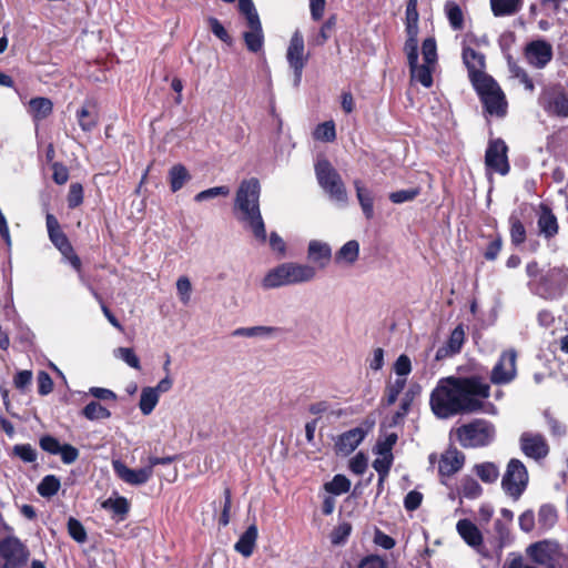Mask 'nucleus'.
<instances>
[{
    "mask_svg": "<svg viewBox=\"0 0 568 568\" xmlns=\"http://www.w3.org/2000/svg\"><path fill=\"white\" fill-rule=\"evenodd\" d=\"M112 467L115 473V475L125 484L131 486H141L146 484L151 477L153 476L152 469L149 466L139 468V469H132L129 468L121 460H113Z\"/></svg>",
    "mask_w": 568,
    "mask_h": 568,
    "instance_id": "17",
    "label": "nucleus"
},
{
    "mask_svg": "<svg viewBox=\"0 0 568 568\" xmlns=\"http://www.w3.org/2000/svg\"><path fill=\"white\" fill-rule=\"evenodd\" d=\"M539 104L549 115L568 116V97L561 88L545 89L539 97Z\"/></svg>",
    "mask_w": 568,
    "mask_h": 568,
    "instance_id": "13",
    "label": "nucleus"
},
{
    "mask_svg": "<svg viewBox=\"0 0 568 568\" xmlns=\"http://www.w3.org/2000/svg\"><path fill=\"white\" fill-rule=\"evenodd\" d=\"M465 341V332L462 325H458L450 333V336L445 346L439 347L436 352V359H442L446 356H452L460 352Z\"/></svg>",
    "mask_w": 568,
    "mask_h": 568,
    "instance_id": "24",
    "label": "nucleus"
},
{
    "mask_svg": "<svg viewBox=\"0 0 568 568\" xmlns=\"http://www.w3.org/2000/svg\"><path fill=\"white\" fill-rule=\"evenodd\" d=\"M520 0H490L491 10L495 16H510L520 8Z\"/></svg>",
    "mask_w": 568,
    "mask_h": 568,
    "instance_id": "35",
    "label": "nucleus"
},
{
    "mask_svg": "<svg viewBox=\"0 0 568 568\" xmlns=\"http://www.w3.org/2000/svg\"><path fill=\"white\" fill-rule=\"evenodd\" d=\"M160 395L153 387H144L141 390L139 408L144 416L150 415L159 403Z\"/></svg>",
    "mask_w": 568,
    "mask_h": 568,
    "instance_id": "30",
    "label": "nucleus"
},
{
    "mask_svg": "<svg viewBox=\"0 0 568 568\" xmlns=\"http://www.w3.org/2000/svg\"><path fill=\"white\" fill-rule=\"evenodd\" d=\"M324 488L327 493L338 496L351 489V481L346 476L338 474L331 481L326 483Z\"/></svg>",
    "mask_w": 568,
    "mask_h": 568,
    "instance_id": "41",
    "label": "nucleus"
},
{
    "mask_svg": "<svg viewBox=\"0 0 568 568\" xmlns=\"http://www.w3.org/2000/svg\"><path fill=\"white\" fill-rule=\"evenodd\" d=\"M463 60L466 64L469 73V78L473 84L490 78L484 72L485 57L476 52L471 48H465L463 51Z\"/></svg>",
    "mask_w": 568,
    "mask_h": 568,
    "instance_id": "20",
    "label": "nucleus"
},
{
    "mask_svg": "<svg viewBox=\"0 0 568 568\" xmlns=\"http://www.w3.org/2000/svg\"><path fill=\"white\" fill-rule=\"evenodd\" d=\"M28 106V111L36 122L47 119L53 110V104L48 98L31 99Z\"/></svg>",
    "mask_w": 568,
    "mask_h": 568,
    "instance_id": "27",
    "label": "nucleus"
},
{
    "mask_svg": "<svg viewBox=\"0 0 568 568\" xmlns=\"http://www.w3.org/2000/svg\"><path fill=\"white\" fill-rule=\"evenodd\" d=\"M68 532L79 544L87 541L88 536L83 525L73 517H70L68 520Z\"/></svg>",
    "mask_w": 568,
    "mask_h": 568,
    "instance_id": "50",
    "label": "nucleus"
},
{
    "mask_svg": "<svg viewBox=\"0 0 568 568\" xmlns=\"http://www.w3.org/2000/svg\"><path fill=\"white\" fill-rule=\"evenodd\" d=\"M32 378L33 375L31 371H19L13 377V385L18 390L24 393L30 387Z\"/></svg>",
    "mask_w": 568,
    "mask_h": 568,
    "instance_id": "55",
    "label": "nucleus"
},
{
    "mask_svg": "<svg viewBox=\"0 0 568 568\" xmlns=\"http://www.w3.org/2000/svg\"><path fill=\"white\" fill-rule=\"evenodd\" d=\"M507 151L508 148L501 139L489 141L485 154V164L487 169L500 175H506L510 169Z\"/></svg>",
    "mask_w": 568,
    "mask_h": 568,
    "instance_id": "15",
    "label": "nucleus"
},
{
    "mask_svg": "<svg viewBox=\"0 0 568 568\" xmlns=\"http://www.w3.org/2000/svg\"><path fill=\"white\" fill-rule=\"evenodd\" d=\"M527 554L536 564L552 567L559 555V545L552 540H541L530 545Z\"/></svg>",
    "mask_w": 568,
    "mask_h": 568,
    "instance_id": "16",
    "label": "nucleus"
},
{
    "mask_svg": "<svg viewBox=\"0 0 568 568\" xmlns=\"http://www.w3.org/2000/svg\"><path fill=\"white\" fill-rule=\"evenodd\" d=\"M206 21H207V24H209L212 33L216 38H219L221 41H223L226 44L232 43V38L230 37L229 32L226 31V29L223 27V24L216 18L209 17L206 19Z\"/></svg>",
    "mask_w": 568,
    "mask_h": 568,
    "instance_id": "52",
    "label": "nucleus"
},
{
    "mask_svg": "<svg viewBox=\"0 0 568 568\" xmlns=\"http://www.w3.org/2000/svg\"><path fill=\"white\" fill-rule=\"evenodd\" d=\"M114 357L123 361L126 363L130 367L134 369H140V359L134 353V351L130 347H119L113 351Z\"/></svg>",
    "mask_w": 568,
    "mask_h": 568,
    "instance_id": "47",
    "label": "nucleus"
},
{
    "mask_svg": "<svg viewBox=\"0 0 568 568\" xmlns=\"http://www.w3.org/2000/svg\"><path fill=\"white\" fill-rule=\"evenodd\" d=\"M445 13L454 30H460L464 27V14L460 7L454 2L448 1L445 4Z\"/></svg>",
    "mask_w": 568,
    "mask_h": 568,
    "instance_id": "39",
    "label": "nucleus"
},
{
    "mask_svg": "<svg viewBox=\"0 0 568 568\" xmlns=\"http://www.w3.org/2000/svg\"><path fill=\"white\" fill-rule=\"evenodd\" d=\"M257 535L258 531L256 525L253 524L248 526L236 541L234 546L235 550L244 557H250L253 554Z\"/></svg>",
    "mask_w": 568,
    "mask_h": 568,
    "instance_id": "25",
    "label": "nucleus"
},
{
    "mask_svg": "<svg viewBox=\"0 0 568 568\" xmlns=\"http://www.w3.org/2000/svg\"><path fill=\"white\" fill-rule=\"evenodd\" d=\"M519 443L524 455L535 460L544 459L549 453L548 444L540 434L525 432L521 434Z\"/></svg>",
    "mask_w": 568,
    "mask_h": 568,
    "instance_id": "18",
    "label": "nucleus"
},
{
    "mask_svg": "<svg viewBox=\"0 0 568 568\" xmlns=\"http://www.w3.org/2000/svg\"><path fill=\"white\" fill-rule=\"evenodd\" d=\"M357 200L366 219L374 216L373 194L359 180L354 182Z\"/></svg>",
    "mask_w": 568,
    "mask_h": 568,
    "instance_id": "28",
    "label": "nucleus"
},
{
    "mask_svg": "<svg viewBox=\"0 0 568 568\" xmlns=\"http://www.w3.org/2000/svg\"><path fill=\"white\" fill-rule=\"evenodd\" d=\"M365 432L362 428L349 429L339 436L336 448L344 455L351 454L363 442Z\"/></svg>",
    "mask_w": 568,
    "mask_h": 568,
    "instance_id": "23",
    "label": "nucleus"
},
{
    "mask_svg": "<svg viewBox=\"0 0 568 568\" xmlns=\"http://www.w3.org/2000/svg\"><path fill=\"white\" fill-rule=\"evenodd\" d=\"M525 57L530 65L542 69L552 59V47L545 40L531 41L526 45Z\"/></svg>",
    "mask_w": 568,
    "mask_h": 568,
    "instance_id": "19",
    "label": "nucleus"
},
{
    "mask_svg": "<svg viewBox=\"0 0 568 568\" xmlns=\"http://www.w3.org/2000/svg\"><path fill=\"white\" fill-rule=\"evenodd\" d=\"M58 455H60L63 464L70 465L78 459L79 450L70 444H63Z\"/></svg>",
    "mask_w": 568,
    "mask_h": 568,
    "instance_id": "63",
    "label": "nucleus"
},
{
    "mask_svg": "<svg viewBox=\"0 0 568 568\" xmlns=\"http://www.w3.org/2000/svg\"><path fill=\"white\" fill-rule=\"evenodd\" d=\"M358 568H386V561L381 556L369 555L359 561Z\"/></svg>",
    "mask_w": 568,
    "mask_h": 568,
    "instance_id": "64",
    "label": "nucleus"
},
{
    "mask_svg": "<svg viewBox=\"0 0 568 568\" xmlns=\"http://www.w3.org/2000/svg\"><path fill=\"white\" fill-rule=\"evenodd\" d=\"M176 291L181 302L186 305L191 300L192 285L186 276H181L176 282Z\"/></svg>",
    "mask_w": 568,
    "mask_h": 568,
    "instance_id": "59",
    "label": "nucleus"
},
{
    "mask_svg": "<svg viewBox=\"0 0 568 568\" xmlns=\"http://www.w3.org/2000/svg\"><path fill=\"white\" fill-rule=\"evenodd\" d=\"M510 236L514 245H520L526 239V230L521 222V213L514 212L509 217Z\"/></svg>",
    "mask_w": 568,
    "mask_h": 568,
    "instance_id": "34",
    "label": "nucleus"
},
{
    "mask_svg": "<svg viewBox=\"0 0 568 568\" xmlns=\"http://www.w3.org/2000/svg\"><path fill=\"white\" fill-rule=\"evenodd\" d=\"M273 332L272 327L267 326H252V327H239L232 332L234 337H255L266 336Z\"/></svg>",
    "mask_w": 568,
    "mask_h": 568,
    "instance_id": "48",
    "label": "nucleus"
},
{
    "mask_svg": "<svg viewBox=\"0 0 568 568\" xmlns=\"http://www.w3.org/2000/svg\"><path fill=\"white\" fill-rule=\"evenodd\" d=\"M61 483L60 479L54 475L44 476L38 485V493L42 497H52L60 489Z\"/></svg>",
    "mask_w": 568,
    "mask_h": 568,
    "instance_id": "38",
    "label": "nucleus"
},
{
    "mask_svg": "<svg viewBox=\"0 0 568 568\" xmlns=\"http://www.w3.org/2000/svg\"><path fill=\"white\" fill-rule=\"evenodd\" d=\"M77 120L84 132H90L98 124V114L92 106L83 105L77 112Z\"/></svg>",
    "mask_w": 568,
    "mask_h": 568,
    "instance_id": "32",
    "label": "nucleus"
},
{
    "mask_svg": "<svg viewBox=\"0 0 568 568\" xmlns=\"http://www.w3.org/2000/svg\"><path fill=\"white\" fill-rule=\"evenodd\" d=\"M483 493L481 486L473 477H465L460 481L459 494L467 499H476Z\"/></svg>",
    "mask_w": 568,
    "mask_h": 568,
    "instance_id": "40",
    "label": "nucleus"
},
{
    "mask_svg": "<svg viewBox=\"0 0 568 568\" xmlns=\"http://www.w3.org/2000/svg\"><path fill=\"white\" fill-rule=\"evenodd\" d=\"M418 194H419L418 187L408 189V190H399V191L392 192L389 194V200L393 203L400 204V203L413 201Z\"/></svg>",
    "mask_w": 568,
    "mask_h": 568,
    "instance_id": "56",
    "label": "nucleus"
},
{
    "mask_svg": "<svg viewBox=\"0 0 568 568\" xmlns=\"http://www.w3.org/2000/svg\"><path fill=\"white\" fill-rule=\"evenodd\" d=\"M332 251H308L307 262L305 265L315 267V271L326 267L332 261Z\"/></svg>",
    "mask_w": 568,
    "mask_h": 568,
    "instance_id": "42",
    "label": "nucleus"
},
{
    "mask_svg": "<svg viewBox=\"0 0 568 568\" xmlns=\"http://www.w3.org/2000/svg\"><path fill=\"white\" fill-rule=\"evenodd\" d=\"M13 454L24 463H34L38 457L37 450L30 444L14 445Z\"/></svg>",
    "mask_w": 568,
    "mask_h": 568,
    "instance_id": "51",
    "label": "nucleus"
},
{
    "mask_svg": "<svg viewBox=\"0 0 568 568\" xmlns=\"http://www.w3.org/2000/svg\"><path fill=\"white\" fill-rule=\"evenodd\" d=\"M230 194V189L227 186H214L197 193L194 197L196 202L207 201L217 196H227Z\"/></svg>",
    "mask_w": 568,
    "mask_h": 568,
    "instance_id": "53",
    "label": "nucleus"
},
{
    "mask_svg": "<svg viewBox=\"0 0 568 568\" xmlns=\"http://www.w3.org/2000/svg\"><path fill=\"white\" fill-rule=\"evenodd\" d=\"M465 456L457 449H448L442 455L438 465V471L442 476H452L457 473L464 465Z\"/></svg>",
    "mask_w": 568,
    "mask_h": 568,
    "instance_id": "21",
    "label": "nucleus"
},
{
    "mask_svg": "<svg viewBox=\"0 0 568 568\" xmlns=\"http://www.w3.org/2000/svg\"><path fill=\"white\" fill-rule=\"evenodd\" d=\"M407 39L404 44V51L407 55L408 63L418 60V31H406Z\"/></svg>",
    "mask_w": 568,
    "mask_h": 568,
    "instance_id": "45",
    "label": "nucleus"
},
{
    "mask_svg": "<svg viewBox=\"0 0 568 568\" xmlns=\"http://www.w3.org/2000/svg\"><path fill=\"white\" fill-rule=\"evenodd\" d=\"M45 221L50 240L58 248H62L67 243V237L64 236L57 217L52 214H47Z\"/></svg>",
    "mask_w": 568,
    "mask_h": 568,
    "instance_id": "33",
    "label": "nucleus"
},
{
    "mask_svg": "<svg viewBox=\"0 0 568 568\" xmlns=\"http://www.w3.org/2000/svg\"><path fill=\"white\" fill-rule=\"evenodd\" d=\"M423 63L415 60L408 63L412 81L419 82L425 88L433 85V73L437 68V45L434 38H426L422 44Z\"/></svg>",
    "mask_w": 568,
    "mask_h": 568,
    "instance_id": "5",
    "label": "nucleus"
},
{
    "mask_svg": "<svg viewBox=\"0 0 568 568\" xmlns=\"http://www.w3.org/2000/svg\"><path fill=\"white\" fill-rule=\"evenodd\" d=\"M459 444L465 448H478L490 445L496 437V428L486 419H475L457 428Z\"/></svg>",
    "mask_w": 568,
    "mask_h": 568,
    "instance_id": "4",
    "label": "nucleus"
},
{
    "mask_svg": "<svg viewBox=\"0 0 568 568\" xmlns=\"http://www.w3.org/2000/svg\"><path fill=\"white\" fill-rule=\"evenodd\" d=\"M260 182L257 179H248L241 182L235 197V209L240 212V220L247 223L257 239L265 240L266 232L260 212Z\"/></svg>",
    "mask_w": 568,
    "mask_h": 568,
    "instance_id": "2",
    "label": "nucleus"
},
{
    "mask_svg": "<svg viewBox=\"0 0 568 568\" xmlns=\"http://www.w3.org/2000/svg\"><path fill=\"white\" fill-rule=\"evenodd\" d=\"M313 136L317 141L333 142L336 139L335 123L326 121L318 124L313 132Z\"/></svg>",
    "mask_w": 568,
    "mask_h": 568,
    "instance_id": "43",
    "label": "nucleus"
},
{
    "mask_svg": "<svg viewBox=\"0 0 568 568\" xmlns=\"http://www.w3.org/2000/svg\"><path fill=\"white\" fill-rule=\"evenodd\" d=\"M456 530L462 539L470 547L477 549L483 545V535L478 527L469 519H460Z\"/></svg>",
    "mask_w": 568,
    "mask_h": 568,
    "instance_id": "22",
    "label": "nucleus"
},
{
    "mask_svg": "<svg viewBox=\"0 0 568 568\" xmlns=\"http://www.w3.org/2000/svg\"><path fill=\"white\" fill-rule=\"evenodd\" d=\"M489 395L490 386L479 376H449L438 381L432 390L429 405L440 419L476 412L496 414L495 406L485 402Z\"/></svg>",
    "mask_w": 568,
    "mask_h": 568,
    "instance_id": "1",
    "label": "nucleus"
},
{
    "mask_svg": "<svg viewBox=\"0 0 568 568\" xmlns=\"http://www.w3.org/2000/svg\"><path fill=\"white\" fill-rule=\"evenodd\" d=\"M405 385V378H396L394 383L387 386V405H393L397 400L398 395L403 392Z\"/></svg>",
    "mask_w": 568,
    "mask_h": 568,
    "instance_id": "60",
    "label": "nucleus"
},
{
    "mask_svg": "<svg viewBox=\"0 0 568 568\" xmlns=\"http://www.w3.org/2000/svg\"><path fill=\"white\" fill-rule=\"evenodd\" d=\"M82 415L89 420H99L110 418L111 412L99 402L92 400L83 407Z\"/></svg>",
    "mask_w": 568,
    "mask_h": 568,
    "instance_id": "36",
    "label": "nucleus"
},
{
    "mask_svg": "<svg viewBox=\"0 0 568 568\" xmlns=\"http://www.w3.org/2000/svg\"><path fill=\"white\" fill-rule=\"evenodd\" d=\"M240 11L245 16L248 31L244 32V41L247 49L252 52H257L262 49L264 43V36L262 24L252 0H241Z\"/></svg>",
    "mask_w": 568,
    "mask_h": 568,
    "instance_id": "11",
    "label": "nucleus"
},
{
    "mask_svg": "<svg viewBox=\"0 0 568 568\" xmlns=\"http://www.w3.org/2000/svg\"><path fill=\"white\" fill-rule=\"evenodd\" d=\"M528 471L524 463L517 458L509 460L501 478V488L514 500H518L527 488Z\"/></svg>",
    "mask_w": 568,
    "mask_h": 568,
    "instance_id": "9",
    "label": "nucleus"
},
{
    "mask_svg": "<svg viewBox=\"0 0 568 568\" xmlns=\"http://www.w3.org/2000/svg\"><path fill=\"white\" fill-rule=\"evenodd\" d=\"M286 59L294 71V85L297 87L302 79V72L306 64L304 39L300 31H295L290 40Z\"/></svg>",
    "mask_w": 568,
    "mask_h": 568,
    "instance_id": "14",
    "label": "nucleus"
},
{
    "mask_svg": "<svg viewBox=\"0 0 568 568\" xmlns=\"http://www.w3.org/2000/svg\"><path fill=\"white\" fill-rule=\"evenodd\" d=\"M479 94L486 111L489 114L503 116L506 113L507 103L497 82L490 77L473 84Z\"/></svg>",
    "mask_w": 568,
    "mask_h": 568,
    "instance_id": "10",
    "label": "nucleus"
},
{
    "mask_svg": "<svg viewBox=\"0 0 568 568\" xmlns=\"http://www.w3.org/2000/svg\"><path fill=\"white\" fill-rule=\"evenodd\" d=\"M568 282V272L561 268H551L538 280L528 283L529 290L545 300H554L561 295Z\"/></svg>",
    "mask_w": 568,
    "mask_h": 568,
    "instance_id": "8",
    "label": "nucleus"
},
{
    "mask_svg": "<svg viewBox=\"0 0 568 568\" xmlns=\"http://www.w3.org/2000/svg\"><path fill=\"white\" fill-rule=\"evenodd\" d=\"M393 369H394L395 374L398 376V378L406 379V377L412 372L410 358L405 354L399 355L394 363Z\"/></svg>",
    "mask_w": 568,
    "mask_h": 568,
    "instance_id": "54",
    "label": "nucleus"
},
{
    "mask_svg": "<svg viewBox=\"0 0 568 568\" xmlns=\"http://www.w3.org/2000/svg\"><path fill=\"white\" fill-rule=\"evenodd\" d=\"M316 277L314 266L285 262L270 268L261 281L263 290H275L312 282Z\"/></svg>",
    "mask_w": 568,
    "mask_h": 568,
    "instance_id": "3",
    "label": "nucleus"
},
{
    "mask_svg": "<svg viewBox=\"0 0 568 568\" xmlns=\"http://www.w3.org/2000/svg\"><path fill=\"white\" fill-rule=\"evenodd\" d=\"M317 181L329 199L339 205H346L348 201L345 185L327 160H320L315 165Z\"/></svg>",
    "mask_w": 568,
    "mask_h": 568,
    "instance_id": "7",
    "label": "nucleus"
},
{
    "mask_svg": "<svg viewBox=\"0 0 568 568\" xmlns=\"http://www.w3.org/2000/svg\"><path fill=\"white\" fill-rule=\"evenodd\" d=\"M9 535L0 539V568H23L30 557L27 545L12 534L13 529L4 525Z\"/></svg>",
    "mask_w": 568,
    "mask_h": 568,
    "instance_id": "6",
    "label": "nucleus"
},
{
    "mask_svg": "<svg viewBox=\"0 0 568 568\" xmlns=\"http://www.w3.org/2000/svg\"><path fill=\"white\" fill-rule=\"evenodd\" d=\"M83 201V187L79 183H73L70 185L68 193V205L69 207H77Z\"/></svg>",
    "mask_w": 568,
    "mask_h": 568,
    "instance_id": "62",
    "label": "nucleus"
},
{
    "mask_svg": "<svg viewBox=\"0 0 568 568\" xmlns=\"http://www.w3.org/2000/svg\"><path fill=\"white\" fill-rule=\"evenodd\" d=\"M517 376V352L514 348L504 351L490 373V382L495 385H507Z\"/></svg>",
    "mask_w": 568,
    "mask_h": 568,
    "instance_id": "12",
    "label": "nucleus"
},
{
    "mask_svg": "<svg viewBox=\"0 0 568 568\" xmlns=\"http://www.w3.org/2000/svg\"><path fill=\"white\" fill-rule=\"evenodd\" d=\"M538 229L540 234L551 237L558 232V223L556 216L547 206H540L538 216Z\"/></svg>",
    "mask_w": 568,
    "mask_h": 568,
    "instance_id": "26",
    "label": "nucleus"
},
{
    "mask_svg": "<svg viewBox=\"0 0 568 568\" xmlns=\"http://www.w3.org/2000/svg\"><path fill=\"white\" fill-rule=\"evenodd\" d=\"M39 445L45 453L58 455L63 444H60V442L51 435H44L39 439Z\"/></svg>",
    "mask_w": 568,
    "mask_h": 568,
    "instance_id": "57",
    "label": "nucleus"
},
{
    "mask_svg": "<svg viewBox=\"0 0 568 568\" xmlns=\"http://www.w3.org/2000/svg\"><path fill=\"white\" fill-rule=\"evenodd\" d=\"M382 457L376 458L373 462V467L378 474L379 481L384 483L386 477L388 476L389 469L393 464V455L392 454H379Z\"/></svg>",
    "mask_w": 568,
    "mask_h": 568,
    "instance_id": "44",
    "label": "nucleus"
},
{
    "mask_svg": "<svg viewBox=\"0 0 568 568\" xmlns=\"http://www.w3.org/2000/svg\"><path fill=\"white\" fill-rule=\"evenodd\" d=\"M190 179L191 175L187 169L182 164H175L169 171V181L172 192L181 190Z\"/></svg>",
    "mask_w": 568,
    "mask_h": 568,
    "instance_id": "29",
    "label": "nucleus"
},
{
    "mask_svg": "<svg viewBox=\"0 0 568 568\" xmlns=\"http://www.w3.org/2000/svg\"><path fill=\"white\" fill-rule=\"evenodd\" d=\"M417 2L418 0H408L407 7H406V18H405V24H406V31H418V20L419 14L417 11Z\"/></svg>",
    "mask_w": 568,
    "mask_h": 568,
    "instance_id": "46",
    "label": "nucleus"
},
{
    "mask_svg": "<svg viewBox=\"0 0 568 568\" xmlns=\"http://www.w3.org/2000/svg\"><path fill=\"white\" fill-rule=\"evenodd\" d=\"M558 520V513L554 505H541L538 510V525L541 529L548 530L552 528Z\"/></svg>",
    "mask_w": 568,
    "mask_h": 568,
    "instance_id": "31",
    "label": "nucleus"
},
{
    "mask_svg": "<svg viewBox=\"0 0 568 568\" xmlns=\"http://www.w3.org/2000/svg\"><path fill=\"white\" fill-rule=\"evenodd\" d=\"M359 251H337L334 256V262L341 267L351 266L358 260Z\"/></svg>",
    "mask_w": 568,
    "mask_h": 568,
    "instance_id": "58",
    "label": "nucleus"
},
{
    "mask_svg": "<svg viewBox=\"0 0 568 568\" xmlns=\"http://www.w3.org/2000/svg\"><path fill=\"white\" fill-rule=\"evenodd\" d=\"M37 383H38V393L42 396H45L50 394L53 389V381L51 376L44 372L40 371L37 376Z\"/></svg>",
    "mask_w": 568,
    "mask_h": 568,
    "instance_id": "61",
    "label": "nucleus"
},
{
    "mask_svg": "<svg viewBox=\"0 0 568 568\" xmlns=\"http://www.w3.org/2000/svg\"><path fill=\"white\" fill-rule=\"evenodd\" d=\"M476 475L487 484L495 483L499 477V468L496 464L486 462L475 466Z\"/></svg>",
    "mask_w": 568,
    "mask_h": 568,
    "instance_id": "37",
    "label": "nucleus"
},
{
    "mask_svg": "<svg viewBox=\"0 0 568 568\" xmlns=\"http://www.w3.org/2000/svg\"><path fill=\"white\" fill-rule=\"evenodd\" d=\"M103 507L110 509L114 515L121 518H123L130 509L129 501L124 497H118L115 499L110 498L103 503Z\"/></svg>",
    "mask_w": 568,
    "mask_h": 568,
    "instance_id": "49",
    "label": "nucleus"
}]
</instances>
